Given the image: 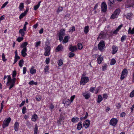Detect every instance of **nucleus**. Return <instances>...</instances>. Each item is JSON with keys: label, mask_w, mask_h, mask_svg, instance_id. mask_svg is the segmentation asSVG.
Segmentation results:
<instances>
[{"label": "nucleus", "mask_w": 134, "mask_h": 134, "mask_svg": "<svg viewBox=\"0 0 134 134\" xmlns=\"http://www.w3.org/2000/svg\"><path fill=\"white\" fill-rule=\"evenodd\" d=\"M65 30L64 29H62L60 30V32L58 34L59 39L60 42H61L63 38V36L65 35Z\"/></svg>", "instance_id": "1"}, {"label": "nucleus", "mask_w": 134, "mask_h": 134, "mask_svg": "<svg viewBox=\"0 0 134 134\" xmlns=\"http://www.w3.org/2000/svg\"><path fill=\"white\" fill-rule=\"evenodd\" d=\"M120 10L119 9H116L114 12L110 17V19H113L118 17L120 12Z\"/></svg>", "instance_id": "2"}, {"label": "nucleus", "mask_w": 134, "mask_h": 134, "mask_svg": "<svg viewBox=\"0 0 134 134\" xmlns=\"http://www.w3.org/2000/svg\"><path fill=\"white\" fill-rule=\"evenodd\" d=\"M89 78L88 77H82L80 82V84L82 85H85L89 81Z\"/></svg>", "instance_id": "3"}, {"label": "nucleus", "mask_w": 134, "mask_h": 134, "mask_svg": "<svg viewBox=\"0 0 134 134\" xmlns=\"http://www.w3.org/2000/svg\"><path fill=\"white\" fill-rule=\"evenodd\" d=\"M11 120V119L10 117L4 120L2 125V127L3 128H4L8 126L10 121Z\"/></svg>", "instance_id": "4"}, {"label": "nucleus", "mask_w": 134, "mask_h": 134, "mask_svg": "<svg viewBox=\"0 0 134 134\" xmlns=\"http://www.w3.org/2000/svg\"><path fill=\"white\" fill-rule=\"evenodd\" d=\"M128 74V71L126 69H124L122 70L121 75L120 79L123 80L125 77L127 76Z\"/></svg>", "instance_id": "5"}, {"label": "nucleus", "mask_w": 134, "mask_h": 134, "mask_svg": "<svg viewBox=\"0 0 134 134\" xmlns=\"http://www.w3.org/2000/svg\"><path fill=\"white\" fill-rule=\"evenodd\" d=\"M45 52L44 54L46 56H48L49 55L50 52L51 48L50 47L47 45H46L45 46Z\"/></svg>", "instance_id": "6"}, {"label": "nucleus", "mask_w": 134, "mask_h": 134, "mask_svg": "<svg viewBox=\"0 0 134 134\" xmlns=\"http://www.w3.org/2000/svg\"><path fill=\"white\" fill-rule=\"evenodd\" d=\"M118 121V119L116 118H112L110 120V124L113 126H115L117 124Z\"/></svg>", "instance_id": "7"}, {"label": "nucleus", "mask_w": 134, "mask_h": 134, "mask_svg": "<svg viewBox=\"0 0 134 134\" xmlns=\"http://www.w3.org/2000/svg\"><path fill=\"white\" fill-rule=\"evenodd\" d=\"M105 44L104 42L103 41H101L99 43L98 45L99 49L100 51H102L105 46Z\"/></svg>", "instance_id": "8"}, {"label": "nucleus", "mask_w": 134, "mask_h": 134, "mask_svg": "<svg viewBox=\"0 0 134 134\" xmlns=\"http://www.w3.org/2000/svg\"><path fill=\"white\" fill-rule=\"evenodd\" d=\"M7 86H8L9 83H12L13 80H14V82H15L16 81L15 78H13L12 79L10 75H7Z\"/></svg>", "instance_id": "9"}, {"label": "nucleus", "mask_w": 134, "mask_h": 134, "mask_svg": "<svg viewBox=\"0 0 134 134\" xmlns=\"http://www.w3.org/2000/svg\"><path fill=\"white\" fill-rule=\"evenodd\" d=\"M107 6L106 4L104 2L102 3L101 6L102 11L104 12H106L107 11Z\"/></svg>", "instance_id": "10"}, {"label": "nucleus", "mask_w": 134, "mask_h": 134, "mask_svg": "<svg viewBox=\"0 0 134 134\" xmlns=\"http://www.w3.org/2000/svg\"><path fill=\"white\" fill-rule=\"evenodd\" d=\"M82 95L85 97L86 99H89L90 97V94L86 91L83 92L82 93Z\"/></svg>", "instance_id": "11"}, {"label": "nucleus", "mask_w": 134, "mask_h": 134, "mask_svg": "<svg viewBox=\"0 0 134 134\" xmlns=\"http://www.w3.org/2000/svg\"><path fill=\"white\" fill-rule=\"evenodd\" d=\"M90 124V121L88 120H87L83 122V126L87 129L89 127Z\"/></svg>", "instance_id": "12"}, {"label": "nucleus", "mask_w": 134, "mask_h": 134, "mask_svg": "<svg viewBox=\"0 0 134 134\" xmlns=\"http://www.w3.org/2000/svg\"><path fill=\"white\" fill-rule=\"evenodd\" d=\"M63 48L62 45L61 44H60L58 45L55 49V51L56 52L62 51Z\"/></svg>", "instance_id": "13"}, {"label": "nucleus", "mask_w": 134, "mask_h": 134, "mask_svg": "<svg viewBox=\"0 0 134 134\" xmlns=\"http://www.w3.org/2000/svg\"><path fill=\"white\" fill-rule=\"evenodd\" d=\"M118 48L115 45H113L112 47V51L111 53L112 54H114L116 53L118 50Z\"/></svg>", "instance_id": "14"}, {"label": "nucleus", "mask_w": 134, "mask_h": 134, "mask_svg": "<svg viewBox=\"0 0 134 134\" xmlns=\"http://www.w3.org/2000/svg\"><path fill=\"white\" fill-rule=\"evenodd\" d=\"M69 50L72 52H74L76 51L77 49V48L75 46H72L71 45L69 47Z\"/></svg>", "instance_id": "15"}, {"label": "nucleus", "mask_w": 134, "mask_h": 134, "mask_svg": "<svg viewBox=\"0 0 134 134\" xmlns=\"http://www.w3.org/2000/svg\"><path fill=\"white\" fill-rule=\"evenodd\" d=\"M103 98L102 96L101 95H99L97 100V103L98 104L100 103V102L103 100Z\"/></svg>", "instance_id": "16"}, {"label": "nucleus", "mask_w": 134, "mask_h": 134, "mask_svg": "<svg viewBox=\"0 0 134 134\" xmlns=\"http://www.w3.org/2000/svg\"><path fill=\"white\" fill-rule=\"evenodd\" d=\"M19 122L17 121L14 124V129L15 131H18L19 127Z\"/></svg>", "instance_id": "17"}, {"label": "nucleus", "mask_w": 134, "mask_h": 134, "mask_svg": "<svg viewBox=\"0 0 134 134\" xmlns=\"http://www.w3.org/2000/svg\"><path fill=\"white\" fill-rule=\"evenodd\" d=\"M27 50L26 48H23L21 51V55L23 57H25L27 55L26 53L27 51Z\"/></svg>", "instance_id": "18"}, {"label": "nucleus", "mask_w": 134, "mask_h": 134, "mask_svg": "<svg viewBox=\"0 0 134 134\" xmlns=\"http://www.w3.org/2000/svg\"><path fill=\"white\" fill-rule=\"evenodd\" d=\"M79 121V118L77 117H74L72 118L71 121L74 123L77 122Z\"/></svg>", "instance_id": "19"}, {"label": "nucleus", "mask_w": 134, "mask_h": 134, "mask_svg": "<svg viewBox=\"0 0 134 134\" xmlns=\"http://www.w3.org/2000/svg\"><path fill=\"white\" fill-rule=\"evenodd\" d=\"M102 71H105L107 69V64L105 63L103 64L102 65Z\"/></svg>", "instance_id": "20"}, {"label": "nucleus", "mask_w": 134, "mask_h": 134, "mask_svg": "<svg viewBox=\"0 0 134 134\" xmlns=\"http://www.w3.org/2000/svg\"><path fill=\"white\" fill-rule=\"evenodd\" d=\"M28 44V43L26 42H25L23 43L21 45L20 47L21 48H26V46Z\"/></svg>", "instance_id": "21"}, {"label": "nucleus", "mask_w": 134, "mask_h": 134, "mask_svg": "<svg viewBox=\"0 0 134 134\" xmlns=\"http://www.w3.org/2000/svg\"><path fill=\"white\" fill-rule=\"evenodd\" d=\"M37 116L36 114L33 115L31 118V120L35 122L37 119Z\"/></svg>", "instance_id": "22"}, {"label": "nucleus", "mask_w": 134, "mask_h": 134, "mask_svg": "<svg viewBox=\"0 0 134 134\" xmlns=\"http://www.w3.org/2000/svg\"><path fill=\"white\" fill-rule=\"evenodd\" d=\"M132 15L133 14L132 13H128L127 14L125 15V16L127 19H130Z\"/></svg>", "instance_id": "23"}, {"label": "nucleus", "mask_w": 134, "mask_h": 134, "mask_svg": "<svg viewBox=\"0 0 134 134\" xmlns=\"http://www.w3.org/2000/svg\"><path fill=\"white\" fill-rule=\"evenodd\" d=\"M68 40L69 36H65L64 37L63 41L62 42V43H66L68 42Z\"/></svg>", "instance_id": "24"}, {"label": "nucleus", "mask_w": 134, "mask_h": 134, "mask_svg": "<svg viewBox=\"0 0 134 134\" xmlns=\"http://www.w3.org/2000/svg\"><path fill=\"white\" fill-rule=\"evenodd\" d=\"M26 125L27 126L28 128H30L31 127H32V124L31 122L29 121L28 120L26 121Z\"/></svg>", "instance_id": "25"}, {"label": "nucleus", "mask_w": 134, "mask_h": 134, "mask_svg": "<svg viewBox=\"0 0 134 134\" xmlns=\"http://www.w3.org/2000/svg\"><path fill=\"white\" fill-rule=\"evenodd\" d=\"M82 127V124L81 122H80L78 123L77 125V129L79 130L81 129Z\"/></svg>", "instance_id": "26"}, {"label": "nucleus", "mask_w": 134, "mask_h": 134, "mask_svg": "<svg viewBox=\"0 0 134 134\" xmlns=\"http://www.w3.org/2000/svg\"><path fill=\"white\" fill-rule=\"evenodd\" d=\"M116 1V0H109L108 2L109 5L111 7L112 5L114 4L115 2Z\"/></svg>", "instance_id": "27"}, {"label": "nucleus", "mask_w": 134, "mask_h": 134, "mask_svg": "<svg viewBox=\"0 0 134 134\" xmlns=\"http://www.w3.org/2000/svg\"><path fill=\"white\" fill-rule=\"evenodd\" d=\"M41 2V1H40L38 2L37 4L36 5L34 6V10H36L40 6V4Z\"/></svg>", "instance_id": "28"}, {"label": "nucleus", "mask_w": 134, "mask_h": 134, "mask_svg": "<svg viewBox=\"0 0 134 134\" xmlns=\"http://www.w3.org/2000/svg\"><path fill=\"white\" fill-rule=\"evenodd\" d=\"M49 68V66H48L47 65L45 66L44 68V72L45 73L47 74L48 73Z\"/></svg>", "instance_id": "29"}, {"label": "nucleus", "mask_w": 134, "mask_h": 134, "mask_svg": "<svg viewBox=\"0 0 134 134\" xmlns=\"http://www.w3.org/2000/svg\"><path fill=\"white\" fill-rule=\"evenodd\" d=\"M24 64V61L23 59H21L20 60L19 62V65L20 67H22L23 64Z\"/></svg>", "instance_id": "30"}, {"label": "nucleus", "mask_w": 134, "mask_h": 134, "mask_svg": "<svg viewBox=\"0 0 134 134\" xmlns=\"http://www.w3.org/2000/svg\"><path fill=\"white\" fill-rule=\"evenodd\" d=\"M128 33L132 34H133L134 33V27L132 30L130 27H129L128 30Z\"/></svg>", "instance_id": "31"}, {"label": "nucleus", "mask_w": 134, "mask_h": 134, "mask_svg": "<svg viewBox=\"0 0 134 134\" xmlns=\"http://www.w3.org/2000/svg\"><path fill=\"white\" fill-rule=\"evenodd\" d=\"M89 26H85L84 29V32L86 34H87L88 32L89 31Z\"/></svg>", "instance_id": "32"}, {"label": "nucleus", "mask_w": 134, "mask_h": 134, "mask_svg": "<svg viewBox=\"0 0 134 134\" xmlns=\"http://www.w3.org/2000/svg\"><path fill=\"white\" fill-rule=\"evenodd\" d=\"M14 80H13L12 83H9L8 85H10V87L9 88V90H10L15 85V82H14Z\"/></svg>", "instance_id": "33"}, {"label": "nucleus", "mask_w": 134, "mask_h": 134, "mask_svg": "<svg viewBox=\"0 0 134 134\" xmlns=\"http://www.w3.org/2000/svg\"><path fill=\"white\" fill-rule=\"evenodd\" d=\"M19 33L21 34V36L23 37L24 35V30L23 29H20L19 31Z\"/></svg>", "instance_id": "34"}, {"label": "nucleus", "mask_w": 134, "mask_h": 134, "mask_svg": "<svg viewBox=\"0 0 134 134\" xmlns=\"http://www.w3.org/2000/svg\"><path fill=\"white\" fill-rule=\"evenodd\" d=\"M38 131V126L36 124L35 125V127L34 130V134H37Z\"/></svg>", "instance_id": "35"}, {"label": "nucleus", "mask_w": 134, "mask_h": 134, "mask_svg": "<svg viewBox=\"0 0 134 134\" xmlns=\"http://www.w3.org/2000/svg\"><path fill=\"white\" fill-rule=\"evenodd\" d=\"M24 4L23 3H20L19 8L20 11H21L22 9H23L24 8Z\"/></svg>", "instance_id": "36"}, {"label": "nucleus", "mask_w": 134, "mask_h": 134, "mask_svg": "<svg viewBox=\"0 0 134 134\" xmlns=\"http://www.w3.org/2000/svg\"><path fill=\"white\" fill-rule=\"evenodd\" d=\"M30 72L32 75H34L36 73V70L35 69L30 70Z\"/></svg>", "instance_id": "37"}, {"label": "nucleus", "mask_w": 134, "mask_h": 134, "mask_svg": "<svg viewBox=\"0 0 134 134\" xmlns=\"http://www.w3.org/2000/svg\"><path fill=\"white\" fill-rule=\"evenodd\" d=\"M116 62V61L115 59H111V60L110 64V65H114L115 64Z\"/></svg>", "instance_id": "38"}, {"label": "nucleus", "mask_w": 134, "mask_h": 134, "mask_svg": "<svg viewBox=\"0 0 134 134\" xmlns=\"http://www.w3.org/2000/svg\"><path fill=\"white\" fill-rule=\"evenodd\" d=\"M58 65L59 66H62L63 63V60H62L61 59H60V60H59L58 61Z\"/></svg>", "instance_id": "39"}, {"label": "nucleus", "mask_w": 134, "mask_h": 134, "mask_svg": "<svg viewBox=\"0 0 134 134\" xmlns=\"http://www.w3.org/2000/svg\"><path fill=\"white\" fill-rule=\"evenodd\" d=\"M75 97V95H73L71 96L70 98V100L69 99H68V100L70 102H70H71V103H72L73 100H74V99Z\"/></svg>", "instance_id": "40"}, {"label": "nucleus", "mask_w": 134, "mask_h": 134, "mask_svg": "<svg viewBox=\"0 0 134 134\" xmlns=\"http://www.w3.org/2000/svg\"><path fill=\"white\" fill-rule=\"evenodd\" d=\"M63 10V8L62 7H60L58 9L57 12L58 13L59 12L62 11Z\"/></svg>", "instance_id": "41"}, {"label": "nucleus", "mask_w": 134, "mask_h": 134, "mask_svg": "<svg viewBox=\"0 0 134 134\" xmlns=\"http://www.w3.org/2000/svg\"><path fill=\"white\" fill-rule=\"evenodd\" d=\"M26 107L25 106H24L22 109V113L23 114H24L26 113Z\"/></svg>", "instance_id": "42"}, {"label": "nucleus", "mask_w": 134, "mask_h": 134, "mask_svg": "<svg viewBox=\"0 0 134 134\" xmlns=\"http://www.w3.org/2000/svg\"><path fill=\"white\" fill-rule=\"evenodd\" d=\"M23 40V37H19L17 38L16 41L19 42H20Z\"/></svg>", "instance_id": "43"}, {"label": "nucleus", "mask_w": 134, "mask_h": 134, "mask_svg": "<svg viewBox=\"0 0 134 134\" xmlns=\"http://www.w3.org/2000/svg\"><path fill=\"white\" fill-rule=\"evenodd\" d=\"M75 27L74 26H72L69 29V31L73 32L75 31Z\"/></svg>", "instance_id": "44"}, {"label": "nucleus", "mask_w": 134, "mask_h": 134, "mask_svg": "<svg viewBox=\"0 0 134 134\" xmlns=\"http://www.w3.org/2000/svg\"><path fill=\"white\" fill-rule=\"evenodd\" d=\"M126 36L125 35H124L121 38V42H122L124 41L125 40L126 38Z\"/></svg>", "instance_id": "45"}, {"label": "nucleus", "mask_w": 134, "mask_h": 134, "mask_svg": "<svg viewBox=\"0 0 134 134\" xmlns=\"http://www.w3.org/2000/svg\"><path fill=\"white\" fill-rule=\"evenodd\" d=\"M98 57V55L97 54H96L95 55H93V57L94 58H97L98 59H103V57L102 56V55H100L98 57Z\"/></svg>", "instance_id": "46"}, {"label": "nucleus", "mask_w": 134, "mask_h": 134, "mask_svg": "<svg viewBox=\"0 0 134 134\" xmlns=\"http://www.w3.org/2000/svg\"><path fill=\"white\" fill-rule=\"evenodd\" d=\"M78 49H81L82 48L83 46L81 43H79L78 44Z\"/></svg>", "instance_id": "47"}, {"label": "nucleus", "mask_w": 134, "mask_h": 134, "mask_svg": "<svg viewBox=\"0 0 134 134\" xmlns=\"http://www.w3.org/2000/svg\"><path fill=\"white\" fill-rule=\"evenodd\" d=\"M16 75V72L15 71H14L12 73V76L13 78H15Z\"/></svg>", "instance_id": "48"}, {"label": "nucleus", "mask_w": 134, "mask_h": 134, "mask_svg": "<svg viewBox=\"0 0 134 134\" xmlns=\"http://www.w3.org/2000/svg\"><path fill=\"white\" fill-rule=\"evenodd\" d=\"M103 97L104 100H105L108 97L107 94V93L104 94L103 95Z\"/></svg>", "instance_id": "49"}, {"label": "nucleus", "mask_w": 134, "mask_h": 134, "mask_svg": "<svg viewBox=\"0 0 134 134\" xmlns=\"http://www.w3.org/2000/svg\"><path fill=\"white\" fill-rule=\"evenodd\" d=\"M27 71L26 68V67H24L23 68V74L25 75L26 74Z\"/></svg>", "instance_id": "50"}, {"label": "nucleus", "mask_w": 134, "mask_h": 134, "mask_svg": "<svg viewBox=\"0 0 134 134\" xmlns=\"http://www.w3.org/2000/svg\"><path fill=\"white\" fill-rule=\"evenodd\" d=\"M26 14L24 13H22L19 16V18L20 19H21Z\"/></svg>", "instance_id": "51"}, {"label": "nucleus", "mask_w": 134, "mask_h": 134, "mask_svg": "<svg viewBox=\"0 0 134 134\" xmlns=\"http://www.w3.org/2000/svg\"><path fill=\"white\" fill-rule=\"evenodd\" d=\"M75 54L73 53L70 52L69 54V56L70 58H71L74 56Z\"/></svg>", "instance_id": "52"}, {"label": "nucleus", "mask_w": 134, "mask_h": 134, "mask_svg": "<svg viewBox=\"0 0 134 134\" xmlns=\"http://www.w3.org/2000/svg\"><path fill=\"white\" fill-rule=\"evenodd\" d=\"M36 100L39 101L41 99V97L40 96H38L36 97Z\"/></svg>", "instance_id": "53"}, {"label": "nucleus", "mask_w": 134, "mask_h": 134, "mask_svg": "<svg viewBox=\"0 0 134 134\" xmlns=\"http://www.w3.org/2000/svg\"><path fill=\"white\" fill-rule=\"evenodd\" d=\"M134 96V90H133L130 94V96L131 97H133Z\"/></svg>", "instance_id": "54"}, {"label": "nucleus", "mask_w": 134, "mask_h": 134, "mask_svg": "<svg viewBox=\"0 0 134 134\" xmlns=\"http://www.w3.org/2000/svg\"><path fill=\"white\" fill-rule=\"evenodd\" d=\"M40 43H41L40 41H39L38 42H36V44L35 45V47H37L38 46H39Z\"/></svg>", "instance_id": "55"}, {"label": "nucleus", "mask_w": 134, "mask_h": 134, "mask_svg": "<svg viewBox=\"0 0 134 134\" xmlns=\"http://www.w3.org/2000/svg\"><path fill=\"white\" fill-rule=\"evenodd\" d=\"M8 2H5L2 5V6L1 7V8H4L8 4Z\"/></svg>", "instance_id": "56"}, {"label": "nucleus", "mask_w": 134, "mask_h": 134, "mask_svg": "<svg viewBox=\"0 0 134 134\" xmlns=\"http://www.w3.org/2000/svg\"><path fill=\"white\" fill-rule=\"evenodd\" d=\"M116 107L118 109L120 108L121 107L120 103H118L117 104Z\"/></svg>", "instance_id": "57"}, {"label": "nucleus", "mask_w": 134, "mask_h": 134, "mask_svg": "<svg viewBox=\"0 0 134 134\" xmlns=\"http://www.w3.org/2000/svg\"><path fill=\"white\" fill-rule=\"evenodd\" d=\"M25 100L22 101L20 105V107H21L23 106L24 104L25 103Z\"/></svg>", "instance_id": "58"}, {"label": "nucleus", "mask_w": 134, "mask_h": 134, "mask_svg": "<svg viewBox=\"0 0 134 134\" xmlns=\"http://www.w3.org/2000/svg\"><path fill=\"white\" fill-rule=\"evenodd\" d=\"M125 112H123L120 115V116L121 117H123V116H124L125 115Z\"/></svg>", "instance_id": "59"}, {"label": "nucleus", "mask_w": 134, "mask_h": 134, "mask_svg": "<svg viewBox=\"0 0 134 134\" xmlns=\"http://www.w3.org/2000/svg\"><path fill=\"white\" fill-rule=\"evenodd\" d=\"M119 30H118V29H117L116 30H115L113 32V34H114L116 35L117 34V33L118 31Z\"/></svg>", "instance_id": "60"}, {"label": "nucleus", "mask_w": 134, "mask_h": 134, "mask_svg": "<svg viewBox=\"0 0 134 134\" xmlns=\"http://www.w3.org/2000/svg\"><path fill=\"white\" fill-rule=\"evenodd\" d=\"M103 59H97L98 63V64H100Z\"/></svg>", "instance_id": "61"}, {"label": "nucleus", "mask_w": 134, "mask_h": 134, "mask_svg": "<svg viewBox=\"0 0 134 134\" xmlns=\"http://www.w3.org/2000/svg\"><path fill=\"white\" fill-rule=\"evenodd\" d=\"M94 88L93 87H91L90 89V91L91 92H93V91L94 90Z\"/></svg>", "instance_id": "62"}, {"label": "nucleus", "mask_w": 134, "mask_h": 134, "mask_svg": "<svg viewBox=\"0 0 134 134\" xmlns=\"http://www.w3.org/2000/svg\"><path fill=\"white\" fill-rule=\"evenodd\" d=\"M34 82L33 81H31L29 82V84L30 85H34Z\"/></svg>", "instance_id": "63"}, {"label": "nucleus", "mask_w": 134, "mask_h": 134, "mask_svg": "<svg viewBox=\"0 0 134 134\" xmlns=\"http://www.w3.org/2000/svg\"><path fill=\"white\" fill-rule=\"evenodd\" d=\"M49 108L50 109H53L54 108V106L52 104H51Z\"/></svg>", "instance_id": "64"}]
</instances>
